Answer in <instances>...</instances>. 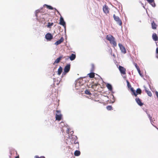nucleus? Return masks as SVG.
Segmentation results:
<instances>
[{
	"label": "nucleus",
	"instance_id": "4c0bfd02",
	"mask_svg": "<svg viewBox=\"0 0 158 158\" xmlns=\"http://www.w3.org/2000/svg\"><path fill=\"white\" fill-rule=\"evenodd\" d=\"M144 87V89H145V90L146 92L147 91H148V89L147 88H146L145 87Z\"/></svg>",
	"mask_w": 158,
	"mask_h": 158
},
{
	"label": "nucleus",
	"instance_id": "a211bd4d",
	"mask_svg": "<svg viewBox=\"0 0 158 158\" xmlns=\"http://www.w3.org/2000/svg\"><path fill=\"white\" fill-rule=\"evenodd\" d=\"M62 71V68L61 67H60L58 70L57 74L58 75H60Z\"/></svg>",
	"mask_w": 158,
	"mask_h": 158
},
{
	"label": "nucleus",
	"instance_id": "4be33fe9",
	"mask_svg": "<svg viewBox=\"0 0 158 158\" xmlns=\"http://www.w3.org/2000/svg\"><path fill=\"white\" fill-rule=\"evenodd\" d=\"M106 86L109 90H112V87L111 85L110 84L108 83L106 85Z\"/></svg>",
	"mask_w": 158,
	"mask_h": 158
},
{
	"label": "nucleus",
	"instance_id": "f8f14e48",
	"mask_svg": "<svg viewBox=\"0 0 158 158\" xmlns=\"http://www.w3.org/2000/svg\"><path fill=\"white\" fill-rule=\"evenodd\" d=\"M135 100L139 106H141L143 105V103L141 102L140 99L139 98H136Z\"/></svg>",
	"mask_w": 158,
	"mask_h": 158
},
{
	"label": "nucleus",
	"instance_id": "cd10ccee",
	"mask_svg": "<svg viewBox=\"0 0 158 158\" xmlns=\"http://www.w3.org/2000/svg\"><path fill=\"white\" fill-rule=\"evenodd\" d=\"M127 85L128 87L129 88H131V85L129 82V81L128 80H127Z\"/></svg>",
	"mask_w": 158,
	"mask_h": 158
},
{
	"label": "nucleus",
	"instance_id": "58836bf2",
	"mask_svg": "<svg viewBox=\"0 0 158 158\" xmlns=\"http://www.w3.org/2000/svg\"><path fill=\"white\" fill-rule=\"evenodd\" d=\"M156 96L157 98H158V92H156Z\"/></svg>",
	"mask_w": 158,
	"mask_h": 158
},
{
	"label": "nucleus",
	"instance_id": "79ce46f5",
	"mask_svg": "<svg viewBox=\"0 0 158 158\" xmlns=\"http://www.w3.org/2000/svg\"><path fill=\"white\" fill-rule=\"evenodd\" d=\"M157 128V129H158V128Z\"/></svg>",
	"mask_w": 158,
	"mask_h": 158
},
{
	"label": "nucleus",
	"instance_id": "f257e3e1",
	"mask_svg": "<svg viewBox=\"0 0 158 158\" xmlns=\"http://www.w3.org/2000/svg\"><path fill=\"white\" fill-rule=\"evenodd\" d=\"M106 40L109 41L110 43L113 45L114 47L117 46V43L115 41V38L111 35H109L106 36Z\"/></svg>",
	"mask_w": 158,
	"mask_h": 158
},
{
	"label": "nucleus",
	"instance_id": "ea45409f",
	"mask_svg": "<svg viewBox=\"0 0 158 158\" xmlns=\"http://www.w3.org/2000/svg\"><path fill=\"white\" fill-rule=\"evenodd\" d=\"M78 84H79V82H77V83H76V85H77Z\"/></svg>",
	"mask_w": 158,
	"mask_h": 158
},
{
	"label": "nucleus",
	"instance_id": "9b49d317",
	"mask_svg": "<svg viewBox=\"0 0 158 158\" xmlns=\"http://www.w3.org/2000/svg\"><path fill=\"white\" fill-rule=\"evenodd\" d=\"M118 45L122 52L123 53H126V51L125 48L120 43H119Z\"/></svg>",
	"mask_w": 158,
	"mask_h": 158
},
{
	"label": "nucleus",
	"instance_id": "412c9836",
	"mask_svg": "<svg viewBox=\"0 0 158 158\" xmlns=\"http://www.w3.org/2000/svg\"><path fill=\"white\" fill-rule=\"evenodd\" d=\"M94 74L95 73H89L88 74V75H89V77L90 78H93L94 77V76H95Z\"/></svg>",
	"mask_w": 158,
	"mask_h": 158
},
{
	"label": "nucleus",
	"instance_id": "dca6fc26",
	"mask_svg": "<svg viewBox=\"0 0 158 158\" xmlns=\"http://www.w3.org/2000/svg\"><path fill=\"white\" fill-rule=\"evenodd\" d=\"M152 27L153 29H155L156 28L157 25L154 21L152 23Z\"/></svg>",
	"mask_w": 158,
	"mask_h": 158
},
{
	"label": "nucleus",
	"instance_id": "7ed1b4c3",
	"mask_svg": "<svg viewBox=\"0 0 158 158\" xmlns=\"http://www.w3.org/2000/svg\"><path fill=\"white\" fill-rule=\"evenodd\" d=\"M56 112L57 113L56 114V120L60 121L61 119L62 115L60 111L56 110Z\"/></svg>",
	"mask_w": 158,
	"mask_h": 158
},
{
	"label": "nucleus",
	"instance_id": "c9c22d12",
	"mask_svg": "<svg viewBox=\"0 0 158 158\" xmlns=\"http://www.w3.org/2000/svg\"><path fill=\"white\" fill-rule=\"evenodd\" d=\"M137 70L139 73V74H140L141 75V74H140L141 71H140L139 68V69H137Z\"/></svg>",
	"mask_w": 158,
	"mask_h": 158
},
{
	"label": "nucleus",
	"instance_id": "ddd939ff",
	"mask_svg": "<svg viewBox=\"0 0 158 158\" xmlns=\"http://www.w3.org/2000/svg\"><path fill=\"white\" fill-rule=\"evenodd\" d=\"M146 1L150 4L152 6L155 7L156 6V4L155 3L154 0H146Z\"/></svg>",
	"mask_w": 158,
	"mask_h": 158
},
{
	"label": "nucleus",
	"instance_id": "7c9ffc66",
	"mask_svg": "<svg viewBox=\"0 0 158 158\" xmlns=\"http://www.w3.org/2000/svg\"><path fill=\"white\" fill-rule=\"evenodd\" d=\"M59 57L60 58L61 60L62 59H63V58H65V59H66V56H64L63 55H61V56H60Z\"/></svg>",
	"mask_w": 158,
	"mask_h": 158
},
{
	"label": "nucleus",
	"instance_id": "1a4fd4ad",
	"mask_svg": "<svg viewBox=\"0 0 158 158\" xmlns=\"http://www.w3.org/2000/svg\"><path fill=\"white\" fill-rule=\"evenodd\" d=\"M45 37L47 40L50 41L53 39V36L51 33H48L45 35Z\"/></svg>",
	"mask_w": 158,
	"mask_h": 158
},
{
	"label": "nucleus",
	"instance_id": "4468645a",
	"mask_svg": "<svg viewBox=\"0 0 158 158\" xmlns=\"http://www.w3.org/2000/svg\"><path fill=\"white\" fill-rule=\"evenodd\" d=\"M64 38L63 37H61L60 39L57 41L55 43V44L56 45H57L60 44L61 43L63 42L64 41Z\"/></svg>",
	"mask_w": 158,
	"mask_h": 158
},
{
	"label": "nucleus",
	"instance_id": "f3484780",
	"mask_svg": "<svg viewBox=\"0 0 158 158\" xmlns=\"http://www.w3.org/2000/svg\"><path fill=\"white\" fill-rule=\"evenodd\" d=\"M53 24L54 23H50V22H48L46 26L48 28L51 29L52 28V27L53 25Z\"/></svg>",
	"mask_w": 158,
	"mask_h": 158
},
{
	"label": "nucleus",
	"instance_id": "473e14b6",
	"mask_svg": "<svg viewBox=\"0 0 158 158\" xmlns=\"http://www.w3.org/2000/svg\"><path fill=\"white\" fill-rule=\"evenodd\" d=\"M134 65L137 69H138L139 68V67L138 66L137 64L136 63H135Z\"/></svg>",
	"mask_w": 158,
	"mask_h": 158
},
{
	"label": "nucleus",
	"instance_id": "6ab92c4d",
	"mask_svg": "<svg viewBox=\"0 0 158 158\" xmlns=\"http://www.w3.org/2000/svg\"><path fill=\"white\" fill-rule=\"evenodd\" d=\"M80 153H81L80 151L76 150L74 153V154L75 156H78L80 155Z\"/></svg>",
	"mask_w": 158,
	"mask_h": 158
},
{
	"label": "nucleus",
	"instance_id": "2eb2a0df",
	"mask_svg": "<svg viewBox=\"0 0 158 158\" xmlns=\"http://www.w3.org/2000/svg\"><path fill=\"white\" fill-rule=\"evenodd\" d=\"M152 38L153 40L155 41H157L158 40V37L156 35L155 33H154L152 34Z\"/></svg>",
	"mask_w": 158,
	"mask_h": 158
},
{
	"label": "nucleus",
	"instance_id": "f03ea898",
	"mask_svg": "<svg viewBox=\"0 0 158 158\" xmlns=\"http://www.w3.org/2000/svg\"><path fill=\"white\" fill-rule=\"evenodd\" d=\"M131 90L132 92L131 94L132 95H134L135 97L137 96V94H140L142 93L141 90L140 88H138L136 89V92L133 88H131Z\"/></svg>",
	"mask_w": 158,
	"mask_h": 158
},
{
	"label": "nucleus",
	"instance_id": "9d476101",
	"mask_svg": "<svg viewBox=\"0 0 158 158\" xmlns=\"http://www.w3.org/2000/svg\"><path fill=\"white\" fill-rule=\"evenodd\" d=\"M76 56L75 54H72L70 56H66V60H68L69 59V58L71 60H73L75 59V58H76Z\"/></svg>",
	"mask_w": 158,
	"mask_h": 158
},
{
	"label": "nucleus",
	"instance_id": "5701e85b",
	"mask_svg": "<svg viewBox=\"0 0 158 158\" xmlns=\"http://www.w3.org/2000/svg\"><path fill=\"white\" fill-rule=\"evenodd\" d=\"M45 6H46V7L48 8V9H50V10H53V9H54L55 10V8H53L52 6H49V5H46V4H45L44 5Z\"/></svg>",
	"mask_w": 158,
	"mask_h": 158
},
{
	"label": "nucleus",
	"instance_id": "b1692460",
	"mask_svg": "<svg viewBox=\"0 0 158 158\" xmlns=\"http://www.w3.org/2000/svg\"><path fill=\"white\" fill-rule=\"evenodd\" d=\"M15 152V150L14 149H11L10 150V157H11V156H12L13 153H14Z\"/></svg>",
	"mask_w": 158,
	"mask_h": 158
},
{
	"label": "nucleus",
	"instance_id": "a878e982",
	"mask_svg": "<svg viewBox=\"0 0 158 158\" xmlns=\"http://www.w3.org/2000/svg\"><path fill=\"white\" fill-rule=\"evenodd\" d=\"M106 109L108 110H111L112 109V107L111 106H106Z\"/></svg>",
	"mask_w": 158,
	"mask_h": 158
},
{
	"label": "nucleus",
	"instance_id": "bb28decb",
	"mask_svg": "<svg viewBox=\"0 0 158 158\" xmlns=\"http://www.w3.org/2000/svg\"><path fill=\"white\" fill-rule=\"evenodd\" d=\"M85 93L87 95L91 94V93L88 90H86L85 91Z\"/></svg>",
	"mask_w": 158,
	"mask_h": 158
},
{
	"label": "nucleus",
	"instance_id": "2f4dec72",
	"mask_svg": "<svg viewBox=\"0 0 158 158\" xmlns=\"http://www.w3.org/2000/svg\"><path fill=\"white\" fill-rule=\"evenodd\" d=\"M94 64H92V69L91 70V71L93 72L94 71Z\"/></svg>",
	"mask_w": 158,
	"mask_h": 158
},
{
	"label": "nucleus",
	"instance_id": "a19ab883",
	"mask_svg": "<svg viewBox=\"0 0 158 158\" xmlns=\"http://www.w3.org/2000/svg\"><path fill=\"white\" fill-rule=\"evenodd\" d=\"M94 86V85H92V87L93 88Z\"/></svg>",
	"mask_w": 158,
	"mask_h": 158
},
{
	"label": "nucleus",
	"instance_id": "6e6552de",
	"mask_svg": "<svg viewBox=\"0 0 158 158\" xmlns=\"http://www.w3.org/2000/svg\"><path fill=\"white\" fill-rule=\"evenodd\" d=\"M70 69V64H67L66 65L64 69V72L63 73H67L69 72V71Z\"/></svg>",
	"mask_w": 158,
	"mask_h": 158
},
{
	"label": "nucleus",
	"instance_id": "c756f323",
	"mask_svg": "<svg viewBox=\"0 0 158 158\" xmlns=\"http://www.w3.org/2000/svg\"><path fill=\"white\" fill-rule=\"evenodd\" d=\"M34 158H45V157L44 156H41L40 157L38 156H34Z\"/></svg>",
	"mask_w": 158,
	"mask_h": 158
},
{
	"label": "nucleus",
	"instance_id": "e433bc0d",
	"mask_svg": "<svg viewBox=\"0 0 158 158\" xmlns=\"http://www.w3.org/2000/svg\"><path fill=\"white\" fill-rule=\"evenodd\" d=\"M156 53L158 54V48H157L156 49Z\"/></svg>",
	"mask_w": 158,
	"mask_h": 158
},
{
	"label": "nucleus",
	"instance_id": "c85d7f7f",
	"mask_svg": "<svg viewBox=\"0 0 158 158\" xmlns=\"http://www.w3.org/2000/svg\"><path fill=\"white\" fill-rule=\"evenodd\" d=\"M146 113L147 114H148V115L150 120L151 121L152 120V117L150 115V114H148L147 112H146Z\"/></svg>",
	"mask_w": 158,
	"mask_h": 158
},
{
	"label": "nucleus",
	"instance_id": "0eeeda50",
	"mask_svg": "<svg viewBox=\"0 0 158 158\" xmlns=\"http://www.w3.org/2000/svg\"><path fill=\"white\" fill-rule=\"evenodd\" d=\"M103 10L104 13L106 14H107L109 13L110 8L106 5H104L103 6Z\"/></svg>",
	"mask_w": 158,
	"mask_h": 158
},
{
	"label": "nucleus",
	"instance_id": "393cba45",
	"mask_svg": "<svg viewBox=\"0 0 158 158\" xmlns=\"http://www.w3.org/2000/svg\"><path fill=\"white\" fill-rule=\"evenodd\" d=\"M148 94V95L150 96L151 97L152 96V94L150 91H149L148 90V91H147L146 92Z\"/></svg>",
	"mask_w": 158,
	"mask_h": 158
},
{
	"label": "nucleus",
	"instance_id": "72a5a7b5",
	"mask_svg": "<svg viewBox=\"0 0 158 158\" xmlns=\"http://www.w3.org/2000/svg\"><path fill=\"white\" fill-rule=\"evenodd\" d=\"M15 152H16V154L17 155V156H16L15 158H19V156L18 154V153H17V151H15Z\"/></svg>",
	"mask_w": 158,
	"mask_h": 158
},
{
	"label": "nucleus",
	"instance_id": "423d86ee",
	"mask_svg": "<svg viewBox=\"0 0 158 158\" xmlns=\"http://www.w3.org/2000/svg\"><path fill=\"white\" fill-rule=\"evenodd\" d=\"M118 68L121 74L123 75L126 74V69L125 68L120 65L119 66Z\"/></svg>",
	"mask_w": 158,
	"mask_h": 158
},
{
	"label": "nucleus",
	"instance_id": "f704fd0d",
	"mask_svg": "<svg viewBox=\"0 0 158 158\" xmlns=\"http://www.w3.org/2000/svg\"><path fill=\"white\" fill-rule=\"evenodd\" d=\"M74 144H77V146L78 147L79 144H78V142H76V141H75L74 142Z\"/></svg>",
	"mask_w": 158,
	"mask_h": 158
},
{
	"label": "nucleus",
	"instance_id": "aec40b11",
	"mask_svg": "<svg viewBox=\"0 0 158 158\" xmlns=\"http://www.w3.org/2000/svg\"><path fill=\"white\" fill-rule=\"evenodd\" d=\"M61 59L60 57H59L57 59H56L54 62L53 63V64H57L59 63Z\"/></svg>",
	"mask_w": 158,
	"mask_h": 158
},
{
	"label": "nucleus",
	"instance_id": "39448f33",
	"mask_svg": "<svg viewBox=\"0 0 158 158\" xmlns=\"http://www.w3.org/2000/svg\"><path fill=\"white\" fill-rule=\"evenodd\" d=\"M113 17L114 20L117 22V23L120 26H122V22L119 18L118 16H116L114 14L113 15Z\"/></svg>",
	"mask_w": 158,
	"mask_h": 158
},
{
	"label": "nucleus",
	"instance_id": "20e7f679",
	"mask_svg": "<svg viewBox=\"0 0 158 158\" xmlns=\"http://www.w3.org/2000/svg\"><path fill=\"white\" fill-rule=\"evenodd\" d=\"M55 9L57 11L58 13L59 14V15H60V22H59V24L61 25H62L64 27H65L66 26L65 23L64 21L63 18L62 17L60 14V13L58 11V10H56V8H55Z\"/></svg>",
	"mask_w": 158,
	"mask_h": 158
}]
</instances>
